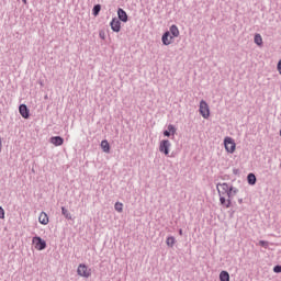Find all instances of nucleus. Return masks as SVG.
<instances>
[{
  "instance_id": "obj_16",
  "label": "nucleus",
  "mask_w": 281,
  "mask_h": 281,
  "mask_svg": "<svg viewBox=\"0 0 281 281\" xmlns=\"http://www.w3.org/2000/svg\"><path fill=\"white\" fill-rule=\"evenodd\" d=\"M220 280H221V281H229V272H227V271H222V272L220 273Z\"/></svg>"
},
{
  "instance_id": "obj_31",
  "label": "nucleus",
  "mask_w": 281,
  "mask_h": 281,
  "mask_svg": "<svg viewBox=\"0 0 281 281\" xmlns=\"http://www.w3.org/2000/svg\"><path fill=\"white\" fill-rule=\"evenodd\" d=\"M260 245H265V241H260Z\"/></svg>"
},
{
  "instance_id": "obj_25",
  "label": "nucleus",
  "mask_w": 281,
  "mask_h": 281,
  "mask_svg": "<svg viewBox=\"0 0 281 281\" xmlns=\"http://www.w3.org/2000/svg\"><path fill=\"white\" fill-rule=\"evenodd\" d=\"M277 69L281 76V59L279 60L278 65H277Z\"/></svg>"
},
{
  "instance_id": "obj_10",
  "label": "nucleus",
  "mask_w": 281,
  "mask_h": 281,
  "mask_svg": "<svg viewBox=\"0 0 281 281\" xmlns=\"http://www.w3.org/2000/svg\"><path fill=\"white\" fill-rule=\"evenodd\" d=\"M50 144L54 146H63V144H65V139L60 136H53L50 137Z\"/></svg>"
},
{
  "instance_id": "obj_14",
  "label": "nucleus",
  "mask_w": 281,
  "mask_h": 281,
  "mask_svg": "<svg viewBox=\"0 0 281 281\" xmlns=\"http://www.w3.org/2000/svg\"><path fill=\"white\" fill-rule=\"evenodd\" d=\"M101 148L103 153H111V145H109V140H102Z\"/></svg>"
},
{
  "instance_id": "obj_24",
  "label": "nucleus",
  "mask_w": 281,
  "mask_h": 281,
  "mask_svg": "<svg viewBox=\"0 0 281 281\" xmlns=\"http://www.w3.org/2000/svg\"><path fill=\"white\" fill-rule=\"evenodd\" d=\"M274 273H281V266H276L273 268Z\"/></svg>"
},
{
  "instance_id": "obj_30",
  "label": "nucleus",
  "mask_w": 281,
  "mask_h": 281,
  "mask_svg": "<svg viewBox=\"0 0 281 281\" xmlns=\"http://www.w3.org/2000/svg\"><path fill=\"white\" fill-rule=\"evenodd\" d=\"M23 1V3H27V0H22Z\"/></svg>"
},
{
  "instance_id": "obj_17",
  "label": "nucleus",
  "mask_w": 281,
  "mask_h": 281,
  "mask_svg": "<svg viewBox=\"0 0 281 281\" xmlns=\"http://www.w3.org/2000/svg\"><path fill=\"white\" fill-rule=\"evenodd\" d=\"M61 214L63 216H65V218H67L68 221H71V213H69V211L65 209V206L61 207Z\"/></svg>"
},
{
  "instance_id": "obj_18",
  "label": "nucleus",
  "mask_w": 281,
  "mask_h": 281,
  "mask_svg": "<svg viewBox=\"0 0 281 281\" xmlns=\"http://www.w3.org/2000/svg\"><path fill=\"white\" fill-rule=\"evenodd\" d=\"M255 43L258 45V47H262V35L256 34L255 35Z\"/></svg>"
},
{
  "instance_id": "obj_21",
  "label": "nucleus",
  "mask_w": 281,
  "mask_h": 281,
  "mask_svg": "<svg viewBox=\"0 0 281 281\" xmlns=\"http://www.w3.org/2000/svg\"><path fill=\"white\" fill-rule=\"evenodd\" d=\"M114 209L116 210V212L121 213L124 210V204H122V202H116Z\"/></svg>"
},
{
  "instance_id": "obj_9",
  "label": "nucleus",
  "mask_w": 281,
  "mask_h": 281,
  "mask_svg": "<svg viewBox=\"0 0 281 281\" xmlns=\"http://www.w3.org/2000/svg\"><path fill=\"white\" fill-rule=\"evenodd\" d=\"M19 111H20V115H22V117H24V120L30 119V109H27V105L21 104L19 108Z\"/></svg>"
},
{
  "instance_id": "obj_2",
  "label": "nucleus",
  "mask_w": 281,
  "mask_h": 281,
  "mask_svg": "<svg viewBox=\"0 0 281 281\" xmlns=\"http://www.w3.org/2000/svg\"><path fill=\"white\" fill-rule=\"evenodd\" d=\"M224 147L226 153H229L231 155H234V153H236V142L229 136H226L224 138Z\"/></svg>"
},
{
  "instance_id": "obj_32",
  "label": "nucleus",
  "mask_w": 281,
  "mask_h": 281,
  "mask_svg": "<svg viewBox=\"0 0 281 281\" xmlns=\"http://www.w3.org/2000/svg\"><path fill=\"white\" fill-rule=\"evenodd\" d=\"M280 136H281V130H280Z\"/></svg>"
},
{
  "instance_id": "obj_27",
  "label": "nucleus",
  "mask_w": 281,
  "mask_h": 281,
  "mask_svg": "<svg viewBox=\"0 0 281 281\" xmlns=\"http://www.w3.org/2000/svg\"><path fill=\"white\" fill-rule=\"evenodd\" d=\"M99 36H100V38H104V33H103V32H100V33H99Z\"/></svg>"
},
{
  "instance_id": "obj_5",
  "label": "nucleus",
  "mask_w": 281,
  "mask_h": 281,
  "mask_svg": "<svg viewBox=\"0 0 281 281\" xmlns=\"http://www.w3.org/2000/svg\"><path fill=\"white\" fill-rule=\"evenodd\" d=\"M170 146H172V144L170 143V140L168 139H162L159 143V153H162V155H170Z\"/></svg>"
},
{
  "instance_id": "obj_15",
  "label": "nucleus",
  "mask_w": 281,
  "mask_h": 281,
  "mask_svg": "<svg viewBox=\"0 0 281 281\" xmlns=\"http://www.w3.org/2000/svg\"><path fill=\"white\" fill-rule=\"evenodd\" d=\"M247 181H248L249 186H256V175L249 173L247 177Z\"/></svg>"
},
{
  "instance_id": "obj_8",
  "label": "nucleus",
  "mask_w": 281,
  "mask_h": 281,
  "mask_svg": "<svg viewBox=\"0 0 281 281\" xmlns=\"http://www.w3.org/2000/svg\"><path fill=\"white\" fill-rule=\"evenodd\" d=\"M162 44L165 45H172L175 42L173 35H170V32H165L162 37H161Z\"/></svg>"
},
{
  "instance_id": "obj_26",
  "label": "nucleus",
  "mask_w": 281,
  "mask_h": 281,
  "mask_svg": "<svg viewBox=\"0 0 281 281\" xmlns=\"http://www.w3.org/2000/svg\"><path fill=\"white\" fill-rule=\"evenodd\" d=\"M164 135H165V137H170V132L168 131V130H166L165 132H164Z\"/></svg>"
},
{
  "instance_id": "obj_3",
  "label": "nucleus",
  "mask_w": 281,
  "mask_h": 281,
  "mask_svg": "<svg viewBox=\"0 0 281 281\" xmlns=\"http://www.w3.org/2000/svg\"><path fill=\"white\" fill-rule=\"evenodd\" d=\"M77 274L80 278H91L92 271H91V268H89V266L85 263H80L77 268Z\"/></svg>"
},
{
  "instance_id": "obj_13",
  "label": "nucleus",
  "mask_w": 281,
  "mask_h": 281,
  "mask_svg": "<svg viewBox=\"0 0 281 281\" xmlns=\"http://www.w3.org/2000/svg\"><path fill=\"white\" fill-rule=\"evenodd\" d=\"M167 32H169V34H171V36L173 37V38H178V36H179V34H180V32H179V27H177V25H171L170 26V29H169V31H167Z\"/></svg>"
},
{
  "instance_id": "obj_1",
  "label": "nucleus",
  "mask_w": 281,
  "mask_h": 281,
  "mask_svg": "<svg viewBox=\"0 0 281 281\" xmlns=\"http://www.w3.org/2000/svg\"><path fill=\"white\" fill-rule=\"evenodd\" d=\"M216 188H217L221 205H223V207H226V210H228V207H232V198L238 194V189L234 187H229V184H227L226 182L218 183Z\"/></svg>"
},
{
  "instance_id": "obj_28",
  "label": "nucleus",
  "mask_w": 281,
  "mask_h": 281,
  "mask_svg": "<svg viewBox=\"0 0 281 281\" xmlns=\"http://www.w3.org/2000/svg\"><path fill=\"white\" fill-rule=\"evenodd\" d=\"M179 235H180V236H183V229H180V231H179Z\"/></svg>"
},
{
  "instance_id": "obj_29",
  "label": "nucleus",
  "mask_w": 281,
  "mask_h": 281,
  "mask_svg": "<svg viewBox=\"0 0 281 281\" xmlns=\"http://www.w3.org/2000/svg\"><path fill=\"white\" fill-rule=\"evenodd\" d=\"M1 146H2V143H1V138H0V153H1Z\"/></svg>"
},
{
  "instance_id": "obj_22",
  "label": "nucleus",
  "mask_w": 281,
  "mask_h": 281,
  "mask_svg": "<svg viewBox=\"0 0 281 281\" xmlns=\"http://www.w3.org/2000/svg\"><path fill=\"white\" fill-rule=\"evenodd\" d=\"M167 131H168L171 135H176V134H177V127H175V125H172V124L168 125Z\"/></svg>"
},
{
  "instance_id": "obj_23",
  "label": "nucleus",
  "mask_w": 281,
  "mask_h": 281,
  "mask_svg": "<svg viewBox=\"0 0 281 281\" xmlns=\"http://www.w3.org/2000/svg\"><path fill=\"white\" fill-rule=\"evenodd\" d=\"M0 218H5V211L0 206Z\"/></svg>"
},
{
  "instance_id": "obj_7",
  "label": "nucleus",
  "mask_w": 281,
  "mask_h": 281,
  "mask_svg": "<svg viewBox=\"0 0 281 281\" xmlns=\"http://www.w3.org/2000/svg\"><path fill=\"white\" fill-rule=\"evenodd\" d=\"M110 25L113 32H120L122 30V22L117 18H113Z\"/></svg>"
},
{
  "instance_id": "obj_12",
  "label": "nucleus",
  "mask_w": 281,
  "mask_h": 281,
  "mask_svg": "<svg viewBox=\"0 0 281 281\" xmlns=\"http://www.w3.org/2000/svg\"><path fill=\"white\" fill-rule=\"evenodd\" d=\"M117 16L123 23H126V21H128V15L126 14V11H124V9L117 10Z\"/></svg>"
},
{
  "instance_id": "obj_11",
  "label": "nucleus",
  "mask_w": 281,
  "mask_h": 281,
  "mask_svg": "<svg viewBox=\"0 0 281 281\" xmlns=\"http://www.w3.org/2000/svg\"><path fill=\"white\" fill-rule=\"evenodd\" d=\"M38 222L41 223V225H48L49 224V216L47 215V213L42 212L38 216Z\"/></svg>"
},
{
  "instance_id": "obj_19",
  "label": "nucleus",
  "mask_w": 281,
  "mask_h": 281,
  "mask_svg": "<svg viewBox=\"0 0 281 281\" xmlns=\"http://www.w3.org/2000/svg\"><path fill=\"white\" fill-rule=\"evenodd\" d=\"M176 239L172 236L167 237L166 244L168 247H175Z\"/></svg>"
},
{
  "instance_id": "obj_20",
  "label": "nucleus",
  "mask_w": 281,
  "mask_h": 281,
  "mask_svg": "<svg viewBox=\"0 0 281 281\" xmlns=\"http://www.w3.org/2000/svg\"><path fill=\"white\" fill-rule=\"evenodd\" d=\"M100 10H102V7L100 4H95L92 9L93 15L98 16V14H100Z\"/></svg>"
},
{
  "instance_id": "obj_4",
  "label": "nucleus",
  "mask_w": 281,
  "mask_h": 281,
  "mask_svg": "<svg viewBox=\"0 0 281 281\" xmlns=\"http://www.w3.org/2000/svg\"><path fill=\"white\" fill-rule=\"evenodd\" d=\"M32 243L37 251H43V249L47 248V243L40 236L33 237Z\"/></svg>"
},
{
  "instance_id": "obj_6",
  "label": "nucleus",
  "mask_w": 281,
  "mask_h": 281,
  "mask_svg": "<svg viewBox=\"0 0 281 281\" xmlns=\"http://www.w3.org/2000/svg\"><path fill=\"white\" fill-rule=\"evenodd\" d=\"M200 115H202L204 120L210 117V105L203 100L200 102Z\"/></svg>"
}]
</instances>
